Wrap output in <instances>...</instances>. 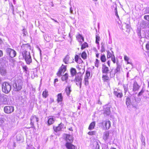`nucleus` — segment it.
I'll return each instance as SVG.
<instances>
[{"mask_svg": "<svg viewBox=\"0 0 149 149\" xmlns=\"http://www.w3.org/2000/svg\"><path fill=\"white\" fill-rule=\"evenodd\" d=\"M22 54L26 64H30L32 62V59L30 52L26 51H23L22 52Z\"/></svg>", "mask_w": 149, "mask_h": 149, "instance_id": "obj_1", "label": "nucleus"}, {"mask_svg": "<svg viewBox=\"0 0 149 149\" xmlns=\"http://www.w3.org/2000/svg\"><path fill=\"white\" fill-rule=\"evenodd\" d=\"M23 82L21 79H16L15 83L13 84V86L16 91H18L22 88Z\"/></svg>", "mask_w": 149, "mask_h": 149, "instance_id": "obj_2", "label": "nucleus"}, {"mask_svg": "<svg viewBox=\"0 0 149 149\" xmlns=\"http://www.w3.org/2000/svg\"><path fill=\"white\" fill-rule=\"evenodd\" d=\"M11 85L7 82H4L2 84V91L6 93H9L11 90Z\"/></svg>", "mask_w": 149, "mask_h": 149, "instance_id": "obj_3", "label": "nucleus"}, {"mask_svg": "<svg viewBox=\"0 0 149 149\" xmlns=\"http://www.w3.org/2000/svg\"><path fill=\"white\" fill-rule=\"evenodd\" d=\"M7 55L11 58H14L16 55V52L14 50L9 48H7L5 50Z\"/></svg>", "mask_w": 149, "mask_h": 149, "instance_id": "obj_4", "label": "nucleus"}, {"mask_svg": "<svg viewBox=\"0 0 149 149\" xmlns=\"http://www.w3.org/2000/svg\"><path fill=\"white\" fill-rule=\"evenodd\" d=\"M82 76L80 74H79L75 76L74 81L76 83V84L78 86V84L77 82H78L79 84L80 88H81L82 85Z\"/></svg>", "mask_w": 149, "mask_h": 149, "instance_id": "obj_5", "label": "nucleus"}, {"mask_svg": "<svg viewBox=\"0 0 149 149\" xmlns=\"http://www.w3.org/2000/svg\"><path fill=\"white\" fill-rule=\"evenodd\" d=\"M11 99L10 96H8L6 95H3L1 99V102L3 104H8L10 99Z\"/></svg>", "mask_w": 149, "mask_h": 149, "instance_id": "obj_6", "label": "nucleus"}, {"mask_svg": "<svg viewBox=\"0 0 149 149\" xmlns=\"http://www.w3.org/2000/svg\"><path fill=\"white\" fill-rule=\"evenodd\" d=\"M65 128L64 125L62 123L59 124L57 126H54L53 129L54 131L56 132H58L62 130V129Z\"/></svg>", "mask_w": 149, "mask_h": 149, "instance_id": "obj_7", "label": "nucleus"}, {"mask_svg": "<svg viewBox=\"0 0 149 149\" xmlns=\"http://www.w3.org/2000/svg\"><path fill=\"white\" fill-rule=\"evenodd\" d=\"M4 112L6 113H10L13 111L14 107L12 106H6L4 108Z\"/></svg>", "mask_w": 149, "mask_h": 149, "instance_id": "obj_8", "label": "nucleus"}, {"mask_svg": "<svg viewBox=\"0 0 149 149\" xmlns=\"http://www.w3.org/2000/svg\"><path fill=\"white\" fill-rule=\"evenodd\" d=\"M30 124L32 126H34V123L36 122H38L39 120V118L36 116H32L30 118Z\"/></svg>", "mask_w": 149, "mask_h": 149, "instance_id": "obj_9", "label": "nucleus"}, {"mask_svg": "<svg viewBox=\"0 0 149 149\" xmlns=\"http://www.w3.org/2000/svg\"><path fill=\"white\" fill-rule=\"evenodd\" d=\"M113 93L118 98H121L123 96L122 93L120 92V90L117 88L114 89Z\"/></svg>", "mask_w": 149, "mask_h": 149, "instance_id": "obj_10", "label": "nucleus"}, {"mask_svg": "<svg viewBox=\"0 0 149 149\" xmlns=\"http://www.w3.org/2000/svg\"><path fill=\"white\" fill-rule=\"evenodd\" d=\"M66 69V66L65 65H62L60 68L58 72L57 73V74L58 76H60L61 75L62 73H64L65 72Z\"/></svg>", "mask_w": 149, "mask_h": 149, "instance_id": "obj_11", "label": "nucleus"}, {"mask_svg": "<svg viewBox=\"0 0 149 149\" xmlns=\"http://www.w3.org/2000/svg\"><path fill=\"white\" fill-rule=\"evenodd\" d=\"M109 68L105 64H103L102 68V72L103 73L107 74L109 71Z\"/></svg>", "mask_w": 149, "mask_h": 149, "instance_id": "obj_12", "label": "nucleus"}, {"mask_svg": "<svg viewBox=\"0 0 149 149\" xmlns=\"http://www.w3.org/2000/svg\"><path fill=\"white\" fill-rule=\"evenodd\" d=\"M7 73V70L3 67H0V74L2 76H5Z\"/></svg>", "mask_w": 149, "mask_h": 149, "instance_id": "obj_13", "label": "nucleus"}, {"mask_svg": "<svg viewBox=\"0 0 149 149\" xmlns=\"http://www.w3.org/2000/svg\"><path fill=\"white\" fill-rule=\"evenodd\" d=\"M22 48L23 49V51H27L28 50H30L31 48L30 46L28 44H24L22 46Z\"/></svg>", "mask_w": 149, "mask_h": 149, "instance_id": "obj_14", "label": "nucleus"}, {"mask_svg": "<svg viewBox=\"0 0 149 149\" xmlns=\"http://www.w3.org/2000/svg\"><path fill=\"white\" fill-rule=\"evenodd\" d=\"M103 123L105 126L107 130L109 129L111 126V122L109 120H105L104 121Z\"/></svg>", "mask_w": 149, "mask_h": 149, "instance_id": "obj_15", "label": "nucleus"}, {"mask_svg": "<svg viewBox=\"0 0 149 149\" xmlns=\"http://www.w3.org/2000/svg\"><path fill=\"white\" fill-rule=\"evenodd\" d=\"M140 86H139L136 81H134L133 84V91H138L139 88Z\"/></svg>", "mask_w": 149, "mask_h": 149, "instance_id": "obj_16", "label": "nucleus"}, {"mask_svg": "<svg viewBox=\"0 0 149 149\" xmlns=\"http://www.w3.org/2000/svg\"><path fill=\"white\" fill-rule=\"evenodd\" d=\"M66 140L67 142V143H71L73 141V137L71 135H67L66 138Z\"/></svg>", "mask_w": 149, "mask_h": 149, "instance_id": "obj_17", "label": "nucleus"}, {"mask_svg": "<svg viewBox=\"0 0 149 149\" xmlns=\"http://www.w3.org/2000/svg\"><path fill=\"white\" fill-rule=\"evenodd\" d=\"M63 96H62L61 93H59L58 94L57 101L58 103L62 102L63 100Z\"/></svg>", "mask_w": 149, "mask_h": 149, "instance_id": "obj_18", "label": "nucleus"}, {"mask_svg": "<svg viewBox=\"0 0 149 149\" xmlns=\"http://www.w3.org/2000/svg\"><path fill=\"white\" fill-rule=\"evenodd\" d=\"M65 146L68 149H75V146L70 143H67Z\"/></svg>", "mask_w": 149, "mask_h": 149, "instance_id": "obj_19", "label": "nucleus"}, {"mask_svg": "<svg viewBox=\"0 0 149 149\" xmlns=\"http://www.w3.org/2000/svg\"><path fill=\"white\" fill-rule=\"evenodd\" d=\"M55 119V118L52 116L49 117L48 121V124L49 125L53 124L54 123Z\"/></svg>", "mask_w": 149, "mask_h": 149, "instance_id": "obj_20", "label": "nucleus"}, {"mask_svg": "<svg viewBox=\"0 0 149 149\" xmlns=\"http://www.w3.org/2000/svg\"><path fill=\"white\" fill-rule=\"evenodd\" d=\"M110 113V108L109 107H107L104 110V114L106 115H109Z\"/></svg>", "mask_w": 149, "mask_h": 149, "instance_id": "obj_21", "label": "nucleus"}, {"mask_svg": "<svg viewBox=\"0 0 149 149\" xmlns=\"http://www.w3.org/2000/svg\"><path fill=\"white\" fill-rule=\"evenodd\" d=\"M71 86H67L65 88V92L68 96H69L70 94L71 90L70 89Z\"/></svg>", "mask_w": 149, "mask_h": 149, "instance_id": "obj_22", "label": "nucleus"}, {"mask_svg": "<svg viewBox=\"0 0 149 149\" xmlns=\"http://www.w3.org/2000/svg\"><path fill=\"white\" fill-rule=\"evenodd\" d=\"M78 41L80 42H82L84 41V38L80 34H79L76 37Z\"/></svg>", "mask_w": 149, "mask_h": 149, "instance_id": "obj_23", "label": "nucleus"}, {"mask_svg": "<svg viewBox=\"0 0 149 149\" xmlns=\"http://www.w3.org/2000/svg\"><path fill=\"white\" fill-rule=\"evenodd\" d=\"M109 136V133L108 131L104 132L103 135V139L105 141L107 139Z\"/></svg>", "mask_w": 149, "mask_h": 149, "instance_id": "obj_24", "label": "nucleus"}, {"mask_svg": "<svg viewBox=\"0 0 149 149\" xmlns=\"http://www.w3.org/2000/svg\"><path fill=\"white\" fill-rule=\"evenodd\" d=\"M95 122L93 121L92 122L90 125L88 127V129L90 130H91L93 129L95 126Z\"/></svg>", "mask_w": 149, "mask_h": 149, "instance_id": "obj_25", "label": "nucleus"}, {"mask_svg": "<svg viewBox=\"0 0 149 149\" xmlns=\"http://www.w3.org/2000/svg\"><path fill=\"white\" fill-rule=\"evenodd\" d=\"M68 78V75L66 73L63 75L61 78V79L63 81H65L66 82H67V79Z\"/></svg>", "mask_w": 149, "mask_h": 149, "instance_id": "obj_26", "label": "nucleus"}, {"mask_svg": "<svg viewBox=\"0 0 149 149\" xmlns=\"http://www.w3.org/2000/svg\"><path fill=\"white\" fill-rule=\"evenodd\" d=\"M102 79L103 81L106 82H107L109 80V77L107 75H103Z\"/></svg>", "mask_w": 149, "mask_h": 149, "instance_id": "obj_27", "label": "nucleus"}, {"mask_svg": "<svg viewBox=\"0 0 149 149\" xmlns=\"http://www.w3.org/2000/svg\"><path fill=\"white\" fill-rule=\"evenodd\" d=\"M70 57L68 55H67L65 58L63 59V62L66 64H68L69 63V60Z\"/></svg>", "mask_w": 149, "mask_h": 149, "instance_id": "obj_28", "label": "nucleus"}, {"mask_svg": "<svg viewBox=\"0 0 149 149\" xmlns=\"http://www.w3.org/2000/svg\"><path fill=\"white\" fill-rule=\"evenodd\" d=\"M100 60L102 62H104L106 61V58L104 54H102L100 57Z\"/></svg>", "mask_w": 149, "mask_h": 149, "instance_id": "obj_29", "label": "nucleus"}, {"mask_svg": "<svg viewBox=\"0 0 149 149\" xmlns=\"http://www.w3.org/2000/svg\"><path fill=\"white\" fill-rule=\"evenodd\" d=\"M126 103L127 106H128L130 105L131 103L130 98L129 97H127L126 99Z\"/></svg>", "mask_w": 149, "mask_h": 149, "instance_id": "obj_30", "label": "nucleus"}, {"mask_svg": "<svg viewBox=\"0 0 149 149\" xmlns=\"http://www.w3.org/2000/svg\"><path fill=\"white\" fill-rule=\"evenodd\" d=\"M88 79L89 78L84 77V85L86 86L88 85L89 84Z\"/></svg>", "mask_w": 149, "mask_h": 149, "instance_id": "obj_31", "label": "nucleus"}, {"mask_svg": "<svg viewBox=\"0 0 149 149\" xmlns=\"http://www.w3.org/2000/svg\"><path fill=\"white\" fill-rule=\"evenodd\" d=\"M107 52V57L108 58H111L113 54V52L112 51V53H111L109 51H108Z\"/></svg>", "mask_w": 149, "mask_h": 149, "instance_id": "obj_32", "label": "nucleus"}, {"mask_svg": "<svg viewBox=\"0 0 149 149\" xmlns=\"http://www.w3.org/2000/svg\"><path fill=\"white\" fill-rule=\"evenodd\" d=\"M71 73L72 75H74L76 72V70L74 68H72L71 70Z\"/></svg>", "mask_w": 149, "mask_h": 149, "instance_id": "obj_33", "label": "nucleus"}, {"mask_svg": "<svg viewBox=\"0 0 149 149\" xmlns=\"http://www.w3.org/2000/svg\"><path fill=\"white\" fill-rule=\"evenodd\" d=\"M48 92L46 90H45L43 92L42 95L45 98L48 95Z\"/></svg>", "mask_w": 149, "mask_h": 149, "instance_id": "obj_34", "label": "nucleus"}, {"mask_svg": "<svg viewBox=\"0 0 149 149\" xmlns=\"http://www.w3.org/2000/svg\"><path fill=\"white\" fill-rule=\"evenodd\" d=\"M100 37L98 36V34L96 35V43L97 44H99V41H100Z\"/></svg>", "mask_w": 149, "mask_h": 149, "instance_id": "obj_35", "label": "nucleus"}, {"mask_svg": "<svg viewBox=\"0 0 149 149\" xmlns=\"http://www.w3.org/2000/svg\"><path fill=\"white\" fill-rule=\"evenodd\" d=\"M81 57L84 59H85L86 58L87 54L85 52H84L82 53L81 54Z\"/></svg>", "mask_w": 149, "mask_h": 149, "instance_id": "obj_36", "label": "nucleus"}, {"mask_svg": "<svg viewBox=\"0 0 149 149\" xmlns=\"http://www.w3.org/2000/svg\"><path fill=\"white\" fill-rule=\"evenodd\" d=\"M88 47V44H87L85 42H84V44H83V45H81V49H83L84 48H85L86 47Z\"/></svg>", "mask_w": 149, "mask_h": 149, "instance_id": "obj_37", "label": "nucleus"}, {"mask_svg": "<svg viewBox=\"0 0 149 149\" xmlns=\"http://www.w3.org/2000/svg\"><path fill=\"white\" fill-rule=\"evenodd\" d=\"M101 51L102 52H104L105 51V47L104 46V44L102 43H101Z\"/></svg>", "mask_w": 149, "mask_h": 149, "instance_id": "obj_38", "label": "nucleus"}, {"mask_svg": "<svg viewBox=\"0 0 149 149\" xmlns=\"http://www.w3.org/2000/svg\"><path fill=\"white\" fill-rule=\"evenodd\" d=\"M99 61L98 59H96L95 61V66L97 67L98 68L99 66Z\"/></svg>", "mask_w": 149, "mask_h": 149, "instance_id": "obj_39", "label": "nucleus"}, {"mask_svg": "<svg viewBox=\"0 0 149 149\" xmlns=\"http://www.w3.org/2000/svg\"><path fill=\"white\" fill-rule=\"evenodd\" d=\"M96 132L95 131H91L88 132V134L90 135H95Z\"/></svg>", "mask_w": 149, "mask_h": 149, "instance_id": "obj_40", "label": "nucleus"}, {"mask_svg": "<svg viewBox=\"0 0 149 149\" xmlns=\"http://www.w3.org/2000/svg\"><path fill=\"white\" fill-rule=\"evenodd\" d=\"M90 73L89 71H86L85 74V77L89 78V77L90 76Z\"/></svg>", "mask_w": 149, "mask_h": 149, "instance_id": "obj_41", "label": "nucleus"}, {"mask_svg": "<svg viewBox=\"0 0 149 149\" xmlns=\"http://www.w3.org/2000/svg\"><path fill=\"white\" fill-rule=\"evenodd\" d=\"M123 87L124 88L125 92L126 93L127 91L128 90V87L127 85H123Z\"/></svg>", "mask_w": 149, "mask_h": 149, "instance_id": "obj_42", "label": "nucleus"}, {"mask_svg": "<svg viewBox=\"0 0 149 149\" xmlns=\"http://www.w3.org/2000/svg\"><path fill=\"white\" fill-rule=\"evenodd\" d=\"M22 138L21 135L20 134L16 136L17 139L18 141H20Z\"/></svg>", "mask_w": 149, "mask_h": 149, "instance_id": "obj_43", "label": "nucleus"}, {"mask_svg": "<svg viewBox=\"0 0 149 149\" xmlns=\"http://www.w3.org/2000/svg\"><path fill=\"white\" fill-rule=\"evenodd\" d=\"M141 28H138V30H137V33L138 35L139 36V37L141 38Z\"/></svg>", "mask_w": 149, "mask_h": 149, "instance_id": "obj_44", "label": "nucleus"}, {"mask_svg": "<svg viewBox=\"0 0 149 149\" xmlns=\"http://www.w3.org/2000/svg\"><path fill=\"white\" fill-rule=\"evenodd\" d=\"M140 26L141 27L143 28H145L146 26V24L144 22H143L140 24Z\"/></svg>", "mask_w": 149, "mask_h": 149, "instance_id": "obj_45", "label": "nucleus"}, {"mask_svg": "<svg viewBox=\"0 0 149 149\" xmlns=\"http://www.w3.org/2000/svg\"><path fill=\"white\" fill-rule=\"evenodd\" d=\"M111 60L114 63H115V56L114 54H113L112 56L111 57Z\"/></svg>", "mask_w": 149, "mask_h": 149, "instance_id": "obj_46", "label": "nucleus"}, {"mask_svg": "<svg viewBox=\"0 0 149 149\" xmlns=\"http://www.w3.org/2000/svg\"><path fill=\"white\" fill-rule=\"evenodd\" d=\"M95 145H96V147L94 148V149H100L99 145L97 142L95 143Z\"/></svg>", "mask_w": 149, "mask_h": 149, "instance_id": "obj_47", "label": "nucleus"}, {"mask_svg": "<svg viewBox=\"0 0 149 149\" xmlns=\"http://www.w3.org/2000/svg\"><path fill=\"white\" fill-rule=\"evenodd\" d=\"M144 92V91L143 90V89H142L141 91L139 93V94L138 95V96H139L142 95Z\"/></svg>", "mask_w": 149, "mask_h": 149, "instance_id": "obj_48", "label": "nucleus"}, {"mask_svg": "<svg viewBox=\"0 0 149 149\" xmlns=\"http://www.w3.org/2000/svg\"><path fill=\"white\" fill-rule=\"evenodd\" d=\"M23 69L25 71H27V70L28 68L26 66V65H24L22 66Z\"/></svg>", "mask_w": 149, "mask_h": 149, "instance_id": "obj_49", "label": "nucleus"}, {"mask_svg": "<svg viewBox=\"0 0 149 149\" xmlns=\"http://www.w3.org/2000/svg\"><path fill=\"white\" fill-rule=\"evenodd\" d=\"M120 68L118 66H117L115 70V72L116 73L120 71Z\"/></svg>", "mask_w": 149, "mask_h": 149, "instance_id": "obj_50", "label": "nucleus"}, {"mask_svg": "<svg viewBox=\"0 0 149 149\" xmlns=\"http://www.w3.org/2000/svg\"><path fill=\"white\" fill-rule=\"evenodd\" d=\"M124 60L126 61H128L129 59V58L127 56H125L124 57Z\"/></svg>", "mask_w": 149, "mask_h": 149, "instance_id": "obj_51", "label": "nucleus"}, {"mask_svg": "<svg viewBox=\"0 0 149 149\" xmlns=\"http://www.w3.org/2000/svg\"><path fill=\"white\" fill-rule=\"evenodd\" d=\"M75 61L76 62H77L79 59V56L78 55H76L75 56Z\"/></svg>", "mask_w": 149, "mask_h": 149, "instance_id": "obj_52", "label": "nucleus"}, {"mask_svg": "<svg viewBox=\"0 0 149 149\" xmlns=\"http://www.w3.org/2000/svg\"><path fill=\"white\" fill-rule=\"evenodd\" d=\"M10 7H11V8L12 10L13 11H14V7L12 4V3H11V4H10Z\"/></svg>", "mask_w": 149, "mask_h": 149, "instance_id": "obj_53", "label": "nucleus"}, {"mask_svg": "<svg viewBox=\"0 0 149 149\" xmlns=\"http://www.w3.org/2000/svg\"><path fill=\"white\" fill-rule=\"evenodd\" d=\"M115 15L118 18L119 17V16L118 14V13H117V8H115Z\"/></svg>", "mask_w": 149, "mask_h": 149, "instance_id": "obj_54", "label": "nucleus"}, {"mask_svg": "<svg viewBox=\"0 0 149 149\" xmlns=\"http://www.w3.org/2000/svg\"><path fill=\"white\" fill-rule=\"evenodd\" d=\"M146 47L147 50H149V43H147L146 45Z\"/></svg>", "mask_w": 149, "mask_h": 149, "instance_id": "obj_55", "label": "nucleus"}, {"mask_svg": "<svg viewBox=\"0 0 149 149\" xmlns=\"http://www.w3.org/2000/svg\"><path fill=\"white\" fill-rule=\"evenodd\" d=\"M70 12L71 13L73 14V10L71 7L70 8Z\"/></svg>", "mask_w": 149, "mask_h": 149, "instance_id": "obj_56", "label": "nucleus"}, {"mask_svg": "<svg viewBox=\"0 0 149 149\" xmlns=\"http://www.w3.org/2000/svg\"><path fill=\"white\" fill-rule=\"evenodd\" d=\"M125 24H126V27L127 29H130V25L128 24H126V23H125Z\"/></svg>", "mask_w": 149, "mask_h": 149, "instance_id": "obj_57", "label": "nucleus"}, {"mask_svg": "<svg viewBox=\"0 0 149 149\" xmlns=\"http://www.w3.org/2000/svg\"><path fill=\"white\" fill-rule=\"evenodd\" d=\"M3 55V53L2 51L0 50V57H1Z\"/></svg>", "mask_w": 149, "mask_h": 149, "instance_id": "obj_58", "label": "nucleus"}, {"mask_svg": "<svg viewBox=\"0 0 149 149\" xmlns=\"http://www.w3.org/2000/svg\"><path fill=\"white\" fill-rule=\"evenodd\" d=\"M107 64L109 66H110V61H108L107 62Z\"/></svg>", "mask_w": 149, "mask_h": 149, "instance_id": "obj_59", "label": "nucleus"}, {"mask_svg": "<svg viewBox=\"0 0 149 149\" xmlns=\"http://www.w3.org/2000/svg\"><path fill=\"white\" fill-rule=\"evenodd\" d=\"M99 54L98 53H97L96 54V56L97 58H98L99 57Z\"/></svg>", "mask_w": 149, "mask_h": 149, "instance_id": "obj_60", "label": "nucleus"}, {"mask_svg": "<svg viewBox=\"0 0 149 149\" xmlns=\"http://www.w3.org/2000/svg\"><path fill=\"white\" fill-rule=\"evenodd\" d=\"M69 130L70 131H72V127H70V128H69Z\"/></svg>", "mask_w": 149, "mask_h": 149, "instance_id": "obj_61", "label": "nucleus"}, {"mask_svg": "<svg viewBox=\"0 0 149 149\" xmlns=\"http://www.w3.org/2000/svg\"><path fill=\"white\" fill-rule=\"evenodd\" d=\"M2 41L1 39L0 38V44H1L2 43Z\"/></svg>", "mask_w": 149, "mask_h": 149, "instance_id": "obj_62", "label": "nucleus"}, {"mask_svg": "<svg viewBox=\"0 0 149 149\" xmlns=\"http://www.w3.org/2000/svg\"><path fill=\"white\" fill-rule=\"evenodd\" d=\"M13 1L14 4H15V2H16V0H13Z\"/></svg>", "mask_w": 149, "mask_h": 149, "instance_id": "obj_63", "label": "nucleus"}, {"mask_svg": "<svg viewBox=\"0 0 149 149\" xmlns=\"http://www.w3.org/2000/svg\"><path fill=\"white\" fill-rule=\"evenodd\" d=\"M58 81V79H55L54 81H55V82H57V81Z\"/></svg>", "mask_w": 149, "mask_h": 149, "instance_id": "obj_64", "label": "nucleus"}]
</instances>
